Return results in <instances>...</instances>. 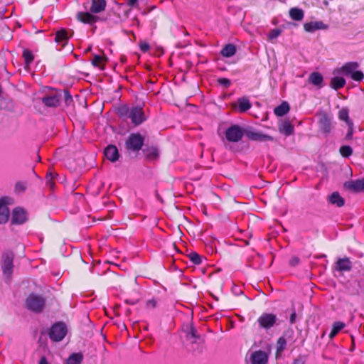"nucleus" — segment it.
<instances>
[{
	"instance_id": "38",
	"label": "nucleus",
	"mask_w": 364,
	"mask_h": 364,
	"mask_svg": "<svg viewBox=\"0 0 364 364\" xmlns=\"http://www.w3.org/2000/svg\"><path fill=\"white\" fill-rule=\"evenodd\" d=\"M188 257L191 261L192 263L196 265H199L202 262L201 256L198 254L196 252H191L188 255Z\"/></svg>"
},
{
	"instance_id": "56",
	"label": "nucleus",
	"mask_w": 364,
	"mask_h": 364,
	"mask_svg": "<svg viewBox=\"0 0 364 364\" xmlns=\"http://www.w3.org/2000/svg\"><path fill=\"white\" fill-rule=\"evenodd\" d=\"M242 293H243V292H242V290H240V289H239V290H238V292H237V295H240V294H242Z\"/></svg>"
},
{
	"instance_id": "44",
	"label": "nucleus",
	"mask_w": 364,
	"mask_h": 364,
	"mask_svg": "<svg viewBox=\"0 0 364 364\" xmlns=\"http://www.w3.org/2000/svg\"><path fill=\"white\" fill-rule=\"evenodd\" d=\"M219 85H222L225 88H228L231 85V80L228 78L220 77L217 80Z\"/></svg>"
},
{
	"instance_id": "25",
	"label": "nucleus",
	"mask_w": 364,
	"mask_h": 364,
	"mask_svg": "<svg viewBox=\"0 0 364 364\" xmlns=\"http://www.w3.org/2000/svg\"><path fill=\"white\" fill-rule=\"evenodd\" d=\"M237 49L234 44L228 43L220 50V55L225 58H230L236 53Z\"/></svg>"
},
{
	"instance_id": "3",
	"label": "nucleus",
	"mask_w": 364,
	"mask_h": 364,
	"mask_svg": "<svg viewBox=\"0 0 364 364\" xmlns=\"http://www.w3.org/2000/svg\"><path fill=\"white\" fill-rule=\"evenodd\" d=\"M278 318L276 314L272 313H263L257 319L260 328L269 331L277 323Z\"/></svg>"
},
{
	"instance_id": "18",
	"label": "nucleus",
	"mask_w": 364,
	"mask_h": 364,
	"mask_svg": "<svg viewBox=\"0 0 364 364\" xmlns=\"http://www.w3.org/2000/svg\"><path fill=\"white\" fill-rule=\"evenodd\" d=\"M352 269V263L349 258H340L335 264V269L339 272H349Z\"/></svg>"
},
{
	"instance_id": "14",
	"label": "nucleus",
	"mask_w": 364,
	"mask_h": 364,
	"mask_svg": "<svg viewBox=\"0 0 364 364\" xmlns=\"http://www.w3.org/2000/svg\"><path fill=\"white\" fill-rule=\"evenodd\" d=\"M246 136L248 137V139L253 140V141H274V137L268 135L264 134L259 132H247Z\"/></svg>"
},
{
	"instance_id": "20",
	"label": "nucleus",
	"mask_w": 364,
	"mask_h": 364,
	"mask_svg": "<svg viewBox=\"0 0 364 364\" xmlns=\"http://www.w3.org/2000/svg\"><path fill=\"white\" fill-rule=\"evenodd\" d=\"M328 201L338 208L343 207L345 205V199L337 191L328 196Z\"/></svg>"
},
{
	"instance_id": "27",
	"label": "nucleus",
	"mask_w": 364,
	"mask_h": 364,
	"mask_svg": "<svg viewBox=\"0 0 364 364\" xmlns=\"http://www.w3.org/2000/svg\"><path fill=\"white\" fill-rule=\"evenodd\" d=\"M290 109L289 105L287 102H282L279 106L274 109V113L278 117H282L287 114Z\"/></svg>"
},
{
	"instance_id": "53",
	"label": "nucleus",
	"mask_w": 364,
	"mask_h": 364,
	"mask_svg": "<svg viewBox=\"0 0 364 364\" xmlns=\"http://www.w3.org/2000/svg\"><path fill=\"white\" fill-rule=\"evenodd\" d=\"M127 4L130 7L137 6V0H127Z\"/></svg>"
},
{
	"instance_id": "50",
	"label": "nucleus",
	"mask_w": 364,
	"mask_h": 364,
	"mask_svg": "<svg viewBox=\"0 0 364 364\" xmlns=\"http://www.w3.org/2000/svg\"><path fill=\"white\" fill-rule=\"evenodd\" d=\"M156 306V301L154 299L147 301L146 307L149 309H154Z\"/></svg>"
},
{
	"instance_id": "9",
	"label": "nucleus",
	"mask_w": 364,
	"mask_h": 364,
	"mask_svg": "<svg viewBox=\"0 0 364 364\" xmlns=\"http://www.w3.org/2000/svg\"><path fill=\"white\" fill-rule=\"evenodd\" d=\"M89 11H79L76 14V19L85 24L92 25L101 18Z\"/></svg>"
},
{
	"instance_id": "19",
	"label": "nucleus",
	"mask_w": 364,
	"mask_h": 364,
	"mask_svg": "<svg viewBox=\"0 0 364 364\" xmlns=\"http://www.w3.org/2000/svg\"><path fill=\"white\" fill-rule=\"evenodd\" d=\"M320 129L325 133H329L331 129V118L326 114L323 113L319 118Z\"/></svg>"
},
{
	"instance_id": "23",
	"label": "nucleus",
	"mask_w": 364,
	"mask_h": 364,
	"mask_svg": "<svg viewBox=\"0 0 364 364\" xmlns=\"http://www.w3.org/2000/svg\"><path fill=\"white\" fill-rule=\"evenodd\" d=\"M359 65L356 62H349L346 63L341 68L342 73L346 76H349L357 70Z\"/></svg>"
},
{
	"instance_id": "33",
	"label": "nucleus",
	"mask_w": 364,
	"mask_h": 364,
	"mask_svg": "<svg viewBox=\"0 0 364 364\" xmlns=\"http://www.w3.org/2000/svg\"><path fill=\"white\" fill-rule=\"evenodd\" d=\"M83 356L80 353H72L67 360V364H80Z\"/></svg>"
},
{
	"instance_id": "37",
	"label": "nucleus",
	"mask_w": 364,
	"mask_h": 364,
	"mask_svg": "<svg viewBox=\"0 0 364 364\" xmlns=\"http://www.w3.org/2000/svg\"><path fill=\"white\" fill-rule=\"evenodd\" d=\"M287 345V341L284 337H279L277 341V356L282 353Z\"/></svg>"
},
{
	"instance_id": "35",
	"label": "nucleus",
	"mask_w": 364,
	"mask_h": 364,
	"mask_svg": "<svg viewBox=\"0 0 364 364\" xmlns=\"http://www.w3.org/2000/svg\"><path fill=\"white\" fill-rule=\"evenodd\" d=\"M338 116L340 120L344 121L348 125L352 124L353 122L349 118L348 109L347 108L340 109Z\"/></svg>"
},
{
	"instance_id": "54",
	"label": "nucleus",
	"mask_w": 364,
	"mask_h": 364,
	"mask_svg": "<svg viewBox=\"0 0 364 364\" xmlns=\"http://www.w3.org/2000/svg\"><path fill=\"white\" fill-rule=\"evenodd\" d=\"M39 364H50L45 356L41 357Z\"/></svg>"
},
{
	"instance_id": "42",
	"label": "nucleus",
	"mask_w": 364,
	"mask_h": 364,
	"mask_svg": "<svg viewBox=\"0 0 364 364\" xmlns=\"http://www.w3.org/2000/svg\"><path fill=\"white\" fill-rule=\"evenodd\" d=\"M350 77L356 82H360L364 78V74L361 70H355L350 75Z\"/></svg>"
},
{
	"instance_id": "34",
	"label": "nucleus",
	"mask_w": 364,
	"mask_h": 364,
	"mask_svg": "<svg viewBox=\"0 0 364 364\" xmlns=\"http://www.w3.org/2000/svg\"><path fill=\"white\" fill-rule=\"evenodd\" d=\"M186 338L191 341L192 343H196L197 340L200 338V336L197 333L196 329L191 326L186 333Z\"/></svg>"
},
{
	"instance_id": "51",
	"label": "nucleus",
	"mask_w": 364,
	"mask_h": 364,
	"mask_svg": "<svg viewBox=\"0 0 364 364\" xmlns=\"http://www.w3.org/2000/svg\"><path fill=\"white\" fill-rule=\"evenodd\" d=\"M296 311L294 309L292 313L291 314L290 318H289L290 324L294 323L296 322Z\"/></svg>"
},
{
	"instance_id": "7",
	"label": "nucleus",
	"mask_w": 364,
	"mask_h": 364,
	"mask_svg": "<svg viewBox=\"0 0 364 364\" xmlns=\"http://www.w3.org/2000/svg\"><path fill=\"white\" fill-rule=\"evenodd\" d=\"M74 35V31L71 29L60 28L57 31L55 34V42L64 48L68 45L70 38Z\"/></svg>"
},
{
	"instance_id": "10",
	"label": "nucleus",
	"mask_w": 364,
	"mask_h": 364,
	"mask_svg": "<svg viewBox=\"0 0 364 364\" xmlns=\"http://www.w3.org/2000/svg\"><path fill=\"white\" fill-rule=\"evenodd\" d=\"M27 220L26 212L22 208H16L12 212L11 222L13 224H23Z\"/></svg>"
},
{
	"instance_id": "5",
	"label": "nucleus",
	"mask_w": 364,
	"mask_h": 364,
	"mask_svg": "<svg viewBox=\"0 0 364 364\" xmlns=\"http://www.w3.org/2000/svg\"><path fill=\"white\" fill-rule=\"evenodd\" d=\"M129 118L135 127L139 126L147 119L143 107L139 105L131 107Z\"/></svg>"
},
{
	"instance_id": "28",
	"label": "nucleus",
	"mask_w": 364,
	"mask_h": 364,
	"mask_svg": "<svg viewBox=\"0 0 364 364\" xmlns=\"http://www.w3.org/2000/svg\"><path fill=\"white\" fill-rule=\"evenodd\" d=\"M346 324L343 321H336L332 325L331 331L329 333V338L333 339L343 328H344Z\"/></svg>"
},
{
	"instance_id": "36",
	"label": "nucleus",
	"mask_w": 364,
	"mask_h": 364,
	"mask_svg": "<svg viewBox=\"0 0 364 364\" xmlns=\"http://www.w3.org/2000/svg\"><path fill=\"white\" fill-rule=\"evenodd\" d=\"M22 56L24 59L25 64L26 66H29L30 64L33 61L34 56L33 53L28 49H24L23 50Z\"/></svg>"
},
{
	"instance_id": "55",
	"label": "nucleus",
	"mask_w": 364,
	"mask_h": 364,
	"mask_svg": "<svg viewBox=\"0 0 364 364\" xmlns=\"http://www.w3.org/2000/svg\"><path fill=\"white\" fill-rule=\"evenodd\" d=\"M92 50V47L90 46L87 49H85V53L90 52Z\"/></svg>"
},
{
	"instance_id": "16",
	"label": "nucleus",
	"mask_w": 364,
	"mask_h": 364,
	"mask_svg": "<svg viewBox=\"0 0 364 364\" xmlns=\"http://www.w3.org/2000/svg\"><path fill=\"white\" fill-rule=\"evenodd\" d=\"M90 7L89 11L92 14H100L103 12L107 6L106 0H90Z\"/></svg>"
},
{
	"instance_id": "48",
	"label": "nucleus",
	"mask_w": 364,
	"mask_h": 364,
	"mask_svg": "<svg viewBox=\"0 0 364 364\" xmlns=\"http://www.w3.org/2000/svg\"><path fill=\"white\" fill-rule=\"evenodd\" d=\"M289 263L290 266L296 267L300 263V259L298 257L294 256L290 259Z\"/></svg>"
},
{
	"instance_id": "45",
	"label": "nucleus",
	"mask_w": 364,
	"mask_h": 364,
	"mask_svg": "<svg viewBox=\"0 0 364 364\" xmlns=\"http://www.w3.org/2000/svg\"><path fill=\"white\" fill-rule=\"evenodd\" d=\"M53 178H54L53 175L51 173L47 174L46 176V185L50 189H53V188L55 186V182H54Z\"/></svg>"
},
{
	"instance_id": "46",
	"label": "nucleus",
	"mask_w": 364,
	"mask_h": 364,
	"mask_svg": "<svg viewBox=\"0 0 364 364\" xmlns=\"http://www.w3.org/2000/svg\"><path fill=\"white\" fill-rule=\"evenodd\" d=\"M282 33V31L279 28H274L272 29L269 34L268 37L269 40H273L277 38Z\"/></svg>"
},
{
	"instance_id": "47",
	"label": "nucleus",
	"mask_w": 364,
	"mask_h": 364,
	"mask_svg": "<svg viewBox=\"0 0 364 364\" xmlns=\"http://www.w3.org/2000/svg\"><path fill=\"white\" fill-rule=\"evenodd\" d=\"M139 48L142 52L146 53L149 50L150 47H149V44L147 42L141 41L139 43Z\"/></svg>"
},
{
	"instance_id": "17",
	"label": "nucleus",
	"mask_w": 364,
	"mask_h": 364,
	"mask_svg": "<svg viewBox=\"0 0 364 364\" xmlns=\"http://www.w3.org/2000/svg\"><path fill=\"white\" fill-rule=\"evenodd\" d=\"M104 154L106 156V158L112 162L117 161L119 157V151L117 146L112 144L107 146L105 148L104 151Z\"/></svg>"
},
{
	"instance_id": "1",
	"label": "nucleus",
	"mask_w": 364,
	"mask_h": 364,
	"mask_svg": "<svg viewBox=\"0 0 364 364\" xmlns=\"http://www.w3.org/2000/svg\"><path fill=\"white\" fill-rule=\"evenodd\" d=\"M26 308L36 314L41 313L46 306V299L41 295L30 294L25 301Z\"/></svg>"
},
{
	"instance_id": "31",
	"label": "nucleus",
	"mask_w": 364,
	"mask_h": 364,
	"mask_svg": "<svg viewBox=\"0 0 364 364\" xmlns=\"http://www.w3.org/2000/svg\"><path fill=\"white\" fill-rule=\"evenodd\" d=\"M279 131L286 136H289L294 133V128L289 121H284L280 127Z\"/></svg>"
},
{
	"instance_id": "2",
	"label": "nucleus",
	"mask_w": 364,
	"mask_h": 364,
	"mask_svg": "<svg viewBox=\"0 0 364 364\" xmlns=\"http://www.w3.org/2000/svg\"><path fill=\"white\" fill-rule=\"evenodd\" d=\"M144 142V137L139 133H132L125 141V147L129 154L139 152Z\"/></svg>"
},
{
	"instance_id": "39",
	"label": "nucleus",
	"mask_w": 364,
	"mask_h": 364,
	"mask_svg": "<svg viewBox=\"0 0 364 364\" xmlns=\"http://www.w3.org/2000/svg\"><path fill=\"white\" fill-rule=\"evenodd\" d=\"M27 188V184L26 182L18 181L16 183L14 186V192L16 194H21L26 191Z\"/></svg>"
},
{
	"instance_id": "4",
	"label": "nucleus",
	"mask_w": 364,
	"mask_h": 364,
	"mask_svg": "<svg viewBox=\"0 0 364 364\" xmlns=\"http://www.w3.org/2000/svg\"><path fill=\"white\" fill-rule=\"evenodd\" d=\"M67 331V326L63 322H57L51 326L49 337L53 341L58 342L65 337Z\"/></svg>"
},
{
	"instance_id": "41",
	"label": "nucleus",
	"mask_w": 364,
	"mask_h": 364,
	"mask_svg": "<svg viewBox=\"0 0 364 364\" xmlns=\"http://www.w3.org/2000/svg\"><path fill=\"white\" fill-rule=\"evenodd\" d=\"M339 152L343 157H349L353 154V149L350 146L344 145L340 147Z\"/></svg>"
},
{
	"instance_id": "43",
	"label": "nucleus",
	"mask_w": 364,
	"mask_h": 364,
	"mask_svg": "<svg viewBox=\"0 0 364 364\" xmlns=\"http://www.w3.org/2000/svg\"><path fill=\"white\" fill-rule=\"evenodd\" d=\"M63 97L66 105L69 106L73 102V97L68 90H63Z\"/></svg>"
},
{
	"instance_id": "15",
	"label": "nucleus",
	"mask_w": 364,
	"mask_h": 364,
	"mask_svg": "<svg viewBox=\"0 0 364 364\" xmlns=\"http://www.w3.org/2000/svg\"><path fill=\"white\" fill-rule=\"evenodd\" d=\"M344 186L346 189L353 192H360L364 191V178L355 181H351L345 183Z\"/></svg>"
},
{
	"instance_id": "52",
	"label": "nucleus",
	"mask_w": 364,
	"mask_h": 364,
	"mask_svg": "<svg viewBox=\"0 0 364 364\" xmlns=\"http://www.w3.org/2000/svg\"><path fill=\"white\" fill-rule=\"evenodd\" d=\"M292 364H305V361L301 356H299L294 360Z\"/></svg>"
},
{
	"instance_id": "24",
	"label": "nucleus",
	"mask_w": 364,
	"mask_h": 364,
	"mask_svg": "<svg viewBox=\"0 0 364 364\" xmlns=\"http://www.w3.org/2000/svg\"><path fill=\"white\" fill-rule=\"evenodd\" d=\"M145 157L148 161H155L159 157V150L156 147L151 146L143 150Z\"/></svg>"
},
{
	"instance_id": "40",
	"label": "nucleus",
	"mask_w": 364,
	"mask_h": 364,
	"mask_svg": "<svg viewBox=\"0 0 364 364\" xmlns=\"http://www.w3.org/2000/svg\"><path fill=\"white\" fill-rule=\"evenodd\" d=\"M107 60L106 56H100L99 55H93V59L91 61L94 67H100V65Z\"/></svg>"
},
{
	"instance_id": "26",
	"label": "nucleus",
	"mask_w": 364,
	"mask_h": 364,
	"mask_svg": "<svg viewBox=\"0 0 364 364\" xmlns=\"http://www.w3.org/2000/svg\"><path fill=\"white\" fill-rule=\"evenodd\" d=\"M239 112H245L252 107V104L247 97H242L237 99Z\"/></svg>"
},
{
	"instance_id": "8",
	"label": "nucleus",
	"mask_w": 364,
	"mask_h": 364,
	"mask_svg": "<svg viewBox=\"0 0 364 364\" xmlns=\"http://www.w3.org/2000/svg\"><path fill=\"white\" fill-rule=\"evenodd\" d=\"M3 264L2 271L4 274L10 277L13 272L14 254L11 252H6L2 256Z\"/></svg>"
},
{
	"instance_id": "11",
	"label": "nucleus",
	"mask_w": 364,
	"mask_h": 364,
	"mask_svg": "<svg viewBox=\"0 0 364 364\" xmlns=\"http://www.w3.org/2000/svg\"><path fill=\"white\" fill-rule=\"evenodd\" d=\"M9 198L4 197L0 199V223H6L9 218V210L7 206Z\"/></svg>"
},
{
	"instance_id": "12",
	"label": "nucleus",
	"mask_w": 364,
	"mask_h": 364,
	"mask_svg": "<svg viewBox=\"0 0 364 364\" xmlns=\"http://www.w3.org/2000/svg\"><path fill=\"white\" fill-rule=\"evenodd\" d=\"M61 97V93L58 92L53 95L43 97L42 98V102L47 107H55L59 105Z\"/></svg>"
},
{
	"instance_id": "13",
	"label": "nucleus",
	"mask_w": 364,
	"mask_h": 364,
	"mask_svg": "<svg viewBox=\"0 0 364 364\" xmlns=\"http://www.w3.org/2000/svg\"><path fill=\"white\" fill-rule=\"evenodd\" d=\"M250 359L252 364H267L268 356L265 352L259 350L252 353Z\"/></svg>"
},
{
	"instance_id": "6",
	"label": "nucleus",
	"mask_w": 364,
	"mask_h": 364,
	"mask_svg": "<svg viewBox=\"0 0 364 364\" xmlns=\"http://www.w3.org/2000/svg\"><path fill=\"white\" fill-rule=\"evenodd\" d=\"M245 134L244 130L239 125H232L225 131V137L228 141L238 142Z\"/></svg>"
},
{
	"instance_id": "21",
	"label": "nucleus",
	"mask_w": 364,
	"mask_h": 364,
	"mask_svg": "<svg viewBox=\"0 0 364 364\" xmlns=\"http://www.w3.org/2000/svg\"><path fill=\"white\" fill-rule=\"evenodd\" d=\"M326 28L327 26L322 21L309 22L304 25L305 31L310 33L319 29H325Z\"/></svg>"
},
{
	"instance_id": "32",
	"label": "nucleus",
	"mask_w": 364,
	"mask_h": 364,
	"mask_svg": "<svg viewBox=\"0 0 364 364\" xmlns=\"http://www.w3.org/2000/svg\"><path fill=\"white\" fill-rule=\"evenodd\" d=\"M131 107L127 105L119 106L117 109V114L120 118H129Z\"/></svg>"
},
{
	"instance_id": "30",
	"label": "nucleus",
	"mask_w": 364,
	"mask_h": 364,
	"mask_svg": "<svg viewBox=\"0 0 364 364\" xmlns=\"http://www.w3.org/2000/svg\"><path fill=\"white\" fill-rule=\"evenodd\" d=\"M289 16L294 21H301L304 18V14L301 9L291 8L289 10Z\"/></svg>"
},
{
	"instance_id": "49",
	"label": "nucleus",
	"mask_w": 364,
	"mask_h": 364,
	"mask_svg": "<svg viewBox=\"0 0 364 364\" xmlns=\"http://www.w3.org/2000/svg\"><path fill=\"white\" fill-rule=\"evenodd\" d=\"M348 130L346 137L347 139H352L353 134V123H352L351 125H348Z\"/></svg>"
},
{
	"instance_id": "29",
	"label": "nucleus",
	"mask_w": 364,
	"mask_h": 364,
	"mask_svg": "<svg viewBox=\"0 0 364 364\" xmlns=\"http://www.w3.org/2000/svg\"><path fill=\"white\" fill-rule=\"evenodd\" d=\"M346 85V80L342 77H333L331 78L330 86L335 90L343 88Z\"/></svg>"
},
{
	"instance_id": "22",
	"label": "nucleus",
	"mask_w": 364,
	"mask_h": 364,
	"mask_svg": "<svg viewBox=\"0 0 364 364\" xmlns=\"http://www.w3.org/2000/svg\"><path fill=\"white\" fill-rule=\"evenodd\" d=\"M309 82L312 85L321 88L323 86V77L322 75L318 72H313L309 77Z\"/></svg>"
}]
</instances>
